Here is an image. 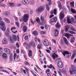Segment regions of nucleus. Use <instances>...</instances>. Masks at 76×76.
I'll use <instances>...</instances> for the list:
<instances>
[{"instance_id": "2", "label": "nucleus", "mask_w": 76, "mask_h": 76, "mask_svg": "<svg viewBox=\"0 0 76 76\" xmlns=\"http://www.w3.org/2000/svg\"><path fill=\"white\" fill-rule=\"evenodd\" d=\"M71 68L69 69V72L71 75L76 74V67L75 65H72Z\"/></svg>"}, {"instance_id": "7", "label": "nucleus", "mask_w": 76, "mask_h": 76, "mask_svg": "<svg viewBox=\"0 0 76 76\" xmlns=\"http://www.w3.org/2000/svg\"><path fill=\"white\" fill-rule=\"evenodd\" d=\"M43 43L45 47H47V46H48L49 42H48V40L45 39L43 40Z\"/></svg>"}, {"instance_id": "33", "label": "nucleus", "mask_w": 76, "mask_h": 76, "mask_svg": "<svg viewBox=\"0 0 76 76\" xmlns=\"http://www.w3.org/2000/svg\"><path fill=\"white\" fill-rule=\"evenodd\" d=\"M0 25L1 26H5V25H4V22H3L2 21H0Z\"/></svg>"}, {"instance_id": "17", "label": "nucleus", "mask_w": 76, "mask_h": 76, "mask_svg": "<svg viewBox=\"0 0 76 76\" xmlns=\"http://www.w3.org/2000/svg\"><path fill=\"white\" fill-rule=\"evenodd\" d=\"M47 67L48 68H49V69L52 68L55 70H56V69L54 68V67L53 66V65L51 64H50L49 66L47 65Z\"/></svg>"}, {"instance_id": "24", "label": "nucleus", "mask_w": 76, "mask_h": 76, "mask_svg": "<svg viewBox=\"0 0 76 76\" xmlns=\"http://www.w3.org/2000/svg\"><path fill=\"white\" fill-rule=\"evenodd\" d=\"M4 20L6 22V23H10V20L7 18H5Z\"/></svg>"}, {"instance_id": "15", "label": "nucleus", "mask_w": 76, "mask_h": 76, "mask_svg": "<svg viewBox=\"0 0 76 76\" xmlns=\"http://www.w3.org/2000/svg\"><path fill=\"white\" fill-rule=\"evenodd\" d=\"M2 57L4 59H7L8 58L7 55L6 53H4L2 54Z\"/></svg>"}, {"instance_id": "11", "label": "nucleus", "mask_w": 76, "mask_h": 76, "mask_svg": "<svg viewBox=\"0 0 76 76\" xmlns=\"http://www.w3.org/2000/svg\"><path fill=\"white\" fill-rule=\"evenodd\" d=\"M4 50L5 52L7 53L8 54H9L10 53V50H9V49L7 48L4 49Z\"/></svg>"}, {"instance_id": "25", "label": "nucleus", "mask_w": 76, "mask_h": 76, "mask_svg": "<svg viewBox=\"0 0 76 76\" xmlns=\"http://www.w3.org/2000/svg\"><path fill=\"white\" fill-rule=\"evenodd\" d=\"M62 54L64 55V56H66V54H69L70 53L67 51H64V52H62Z\"/></svg>"}, {"instance_id": "47", "label": "nucleus", "mask_w": 76, "mask_h": 76, "mask_svg": "<svg viewBox=\"0 0 76 76\" xmlns=\"http://www.w3.org/2000/svg\"><path fill=\"white\" fill-rule=\"evenodd\" d=\"M75 58V54L73 53L71 56V60H73Z\"/></svg>"}, {"instance_id": "4", "label": "nucleus", "mask_w": 76, "mask_h": 76, "mask_svg": "<svg viewBox=\"0 0 76 76\" xmlns=\"http://www.w3.org/2000/svg\"><path fill=\"white\" fill-rule=\"evenodd\" d=\"M30 2H31L32 3H33L34 1L33 0H26H26H23L22 1V3L23 5H27Z\"/></svg>"}, {"instance_id": "48", "label": "nucleus", "mask_w": 76, "mask_h": 76, "mask_svg": "<svg viewBox=\"0 0 76 76\" xmlns=\"http://www.w3.org/2000/svg\"><path fill=\"white\" fill-rule=\"evenodd\" d=\"M38 39V38H37V37H35L34 40L36 42H37Z\"/></svg>"}, {"instance_id": "20", "label": "nucleus", "mask_w": 76, "mask_h": 76, "mask_svg": "<svg viewBox=\"0 0 76 76\" xmlns=\"http://www.w3.org/2000/svg\"><path fill=\"white\" fill-rule=\"evenodd\" d=\"M9 4V6L11 7H13V6H15V3L14 2H10L8 3Z\"/></svg>"}, {"instance_id": "51", "label": "nucleus", "mask_w": 76, "mask_h": 76, "mask_svg": "<svg viewBox=\"0 0 76 76\" xmlns=\"http://www.w3.org/2000/svg\"><path fill=\"white\" fill-rule=\"evenodd\" d=\"M16 29V28L15 27L12 28L11 30L14 31V30H15V29Z\"/></svg>"}, {"instance_id": "35", "label": "nucleus", "mask_w": 76, "mask_h": 76, "mask_svg": "<svg viewBox=\"0 0 76 76\" xmlns=\"http://www.w3.org/2000/svg\"><path fill=\"white\" fill-rule=\"evenodd\" d=\"M75 39V38L74 37H72L71 38V40H70V42H74V41Z\"/></svg>"}, {"instance_id": "10", "label": "nucleus", "mask_w": 76, "mask_h": 76, "mask_svg": "<svg viewBox=\"0 0 76 76\" xmlns=\"http://www.w3.org/2000/svg\"><path fill=\"white\" fill-rule=\"evenodd\" d=\"M58 66L59 68H62L63 67V64L61 61H59L58 63Z\"/></svg>"}, {"instance_id": "27", "label": "nucleus", "mask_w": 76, "mask_h": 76, "mask_svg": "<svg viewBox=\"0 0 76 76\" xmlns=\"http://www.w3.org/2000/svg\"><path fill=\"white\" fill-rule=\"evenodd\" d=\"M65 37L68 38V39H69V37H70V34L67 33L65 34Z\"/></svg>"}, {"instance_id": "50", "label": "nucleus", "mask_w": 76, "mask_h": 76, "mask_svg": "<svg viewBox=\"0 0 76 76\" xmlns=\"http://www.w3.org/2000/svg\"><path fill=\"white\" fill-rule=\"evenodd\" d=\"M15 24L17 25V27H18V28L19 27V23H18V22H16L15 23Z\"/></svg>"}, {"instance_id": "64", "label": "nucleus", "mask_w": 76, "mask_h": 76, "mask_svg": "<svg viewBox=\"0 0 76 76\" xmlns=\"http://www.w3.org/2000/svg\"><path fill=\"white\" fill-rule=\"evenodd\" d=\"M58 73L59 75H60L61 76H62V75H61V72H60L58 71Z\"/></svg>"}, {"instance_id": "53", "label": "nucleus", "mask_w": 76, "mask_h": 76, "mask_svg": "<svg viewBox=\"0 0 76 76\" xmlns=\"http://www.w3.org/2000/svg\"><path fill=\"white\" fill-rule=\"evenodd\" d=\"M0 6H1V7H5V5L4 4H0Z\"/></svg>"}, {"instance_id": "22", "label": "nucleus", "mask_w": 76, "mask_h": 76, "mask_svg": "<svg viewBox=\"0 0 76 76\" xmlns=\"http://www.w3.org/2000/svg\"><path fill=\"white\" fill-rule=\"evenodd\" d=\"M57 3L58 4V7L59 8V10H61V5L60 2L58 1L57 2Z\"/></svg>"}, {"instance_id": "29", "label": "nucleus", "mask_w": 76, "mask_h": 76, "mask_svg": "<svg viewBox=\"0 0 76 76\" xmlns=\"http://www.w3.org/2000/svg\"><path fill=\"white\" fill-rule=\"evenodd\" d=\"M28 56H32V51L29 50H28Z\"/></svg>"}, {"instance_id": "8", "label": "nucleus", "mask_w": 76, "mask_h": 76, "mask_svg": "<svg viewBox=\"0 0 76 76\" xmlns=\"http://www.w3.org/2000/svg\"><path fill=\"white\" fill-rule=\"evenodd\" d=\"M59 17L60 19L62 20V19L64 18V12L61 11L59 14Z\"/></svg>"}, {"instance_id": "31", "label": "nucleus", "mask_w": 76, "mask_h": 76, "mask_svg": "<svg viewBox=\"0 0 76 76\" xmlns=\"http://www.w3.org/2000/svg\"><path fill=\"white\" fill-rule=\"evenodd\" d=\"M65 31L66 32H68L67 31H69V26H65Z\"/></svg>"}, {"instance_id": "36", "label": "nucleus", "mask_w": 76, "mask_h": 76, "mask_svg": "<svg viewBox=\"0 0 76 76\" xmlns=\"http://www.w3.org/2000/svg\"><path fill=\"white\" fill-rule=\"evenodd\" d=\"M42 47V45L41 44H38L37 45V48L38 49H41Z\"/></svg>"}, {"instance_id": "32", "label": "nucleus", "mask_w": 76, "mask_h": 76, "mask_svg": "<svg viewBox=\"0 0 76 76\" xmlns=\"http://www.w3.org/2000/svg\"><path fill=\"white\" fill-rule=\"evenodd\" d=\"M23 30L24 32H26V31H27V28L26 27V26H24L23 27Z\"/></svg>"}, {"instance_id": "14", "label": "nucleus", "mask_w": 76, "mask_h": 76, "mask_svg": "<svg viewBox=\"0 0 76 76\" xmlns=\"http://www.w3.org/2000/svg\"><path fill=\"white\" fill-rule=\"evenodd\" d=\"M54 13V15H56L57 14V10L56 9H55L53 10H52L50 11V14L53 15Z\"/></svg>"}, {"instance_id": "9", "label": "nucleus", "mask_w": 76, "mask_h": 76, "mask_svg": "<svg viewBox=\"0 0 76 76\" xmlns=\"http://www.w3.org/2000/svg\"><path fill=\"white\" fill-rule=\"evenodd\" d=\"M2 42L3 44H4V45H6L8 42L7 39L6 38H4L2 39Z\"/></svg>"}, {"instance_id": "62", "label": "nucleus", "mask_w": 76, "mask_h": 76, "mask_svg": "<svg viewBox=\"0 0 76 76\" xmlns=\"http://www.w3.org/2000/svg\"><path fill=\"white\" fill-rule=\"evenodd\" d=\"M11 72L13 73V74H14V75H17V73H16L15 72H12V71H11Z\"/></svg>"}, {"instance_id": "61", "label": "nucleus", "mask_w": 76, "mask_h": 76, "mask_svg": "<svg viewBox=\"0 0 76 76\" xmlns=\"http://www.w3.org/2000/svg\"><path fill=\"white\" fill-rule=\"evenodd\" d=\"M39 56L40 57H42L43 56V54L42 53H40V54Z\"/></svg>"}, {"instance_id": "3", "label": "nucleus", "mask_w": 76, "mask_h": 76, "mask_svg": "<svg viewBox=\"0 0 76 76\" xmlns=\"http://www.w3.org/2000/svg\"><path fill=\"white\" fill-rule=\"evenodd\" d=\"M9 40L10 42L11 43H13V40L14 41H16L17 40V38H16V35H12V37L10 36L9 38Z\"/></svg>"}, {"instance_id": "12", "label": "nucleus", "mask_w": 76, "mask_h": 76, "mask_svg": "<svg viewBox=\"0 0 76 76\" xmlns=\"http://www.w3.org/2000/svg\"><path fill=\"white\" fill-rule=\"evenodd\" d=\"M19 55H18L17 56V54L16 53H14L13 56L14 60H15L16 58V60H18V59L19 58Z\"/></svg>"}, {"instance_id": "13", "label": "nucleus", "mask_w": 76, "mask_h": 76, "mask_svg": "<svg viewBox=\"0 0 76 76\" xmlns=\"http://www.w3.org/2000/svg\"><path fill=\"white\" fill-rule=\"evenodd\" d=\"M57 20V19L56 17H54L50 20V22L51 23L55 22H56Z\"/></svg>"}, {"instance_id": "45", "label": "nucleus", "mask_w": 76, "mask_h": 76, "mask_svg": "<svg viewBox=\"0 0 76 76\" xmlns=\"http://www.w3.org/2000/svg\"><path fill=\"white\" fill-rule=\"evenodd\" d=\"M70 30L72 31H76V29L73 27H71L70 28Z\"/></svg>"}, {"instance_id": "21", "label": "nucleus", "mask_w": 76, "mask_h": 76, "mask_svg": "<svg viewBox=\"0 0 76 76\" xmlns=\"http://www.w3.org/2000/svg\"><path fill=\"white\" fill-rule=\"evenodd\" d=\"M0 28L1 30L2 31H6V27H5V26H1L0 27Z\"/></svg>"}, {"instance_id": "41", "label": "nucleus", "mask_w": 76, "mask_h": 76, "mask_svg": "<svg viewBox=\"0 0 76 76\" xmlns=\"http://www.w3.org/2000/svg\"><path fill=\"white\" fill-rule=\"evenodd\" d=\"M5 35L7 37H10V36H9V32H8V31H6Z\"/></svg>"}, {"instance_id": "44", "label": "nucleus", "mask_w": 76, "mask_h": 76, "mask_svg": "<svg viewBox=\"0 0 76 76\" xmlns=\"http://www.w3.org/2000/svg\"><path fill=\"white\" fill-rule=\"evenodd\" d=\"M5 15L6 16H9L10 15V13L8 12H6L5 13Z\"/></svg>"}, {"instance_id": "42", "label": "nucleus", "mask_w": 76, "mask_h": 76, "mask_svg": "<svg viewBox=\"0 0 76 76\" xmlns=\"http://www.w3.org/2000/svg\"><path fill=\"white\" fill-rule=\"evenodd\" d=\"M71 10L72 13H76V12L75 10L73 9H71Z\"/></svg>"}, {"instance_id": "57", "label": "nucleus", "mask_w": 76, "mask_h": 76, "mask_svg": "<svg viewBox=\"0 0 76 76\" xmlns=\"http://www.w3.org/2000/svg\"><path fill=\"white\" fill-rule=\"evenodd\" d=\"M54 15H50V18L51 19V18L54 17Z\"/></svg>"}, {"instance_id": "6", "label": "nucleus", "mask_w": 76, "mask_h": 76, "mask_svg": "<svg viewBox=\"0 0 76 76\" xmlns=\"http://www.w3.org/2000/svg\"><path fill=\"white\" fill-rule=\"evenodd\" d=\"M28 18H29V15H24L23 20L25 22H26L28 20Z\"/></svg>"}, {"instance_id": "30", "label": "nucleus", "mask_w": 76, "mask_h": 76, "mask_svg": "<svg viewBox=\"0 0 76 76\" xmlns=\"http://www.w3.org/2000/svg\"><path fill=\"white\" fill-rule=\"evenodd\" d=\"M71 20L72 22V23H75L76 22V20L74 18H72L71 19Z\"/></svg>"}, {"instance_id": "59", "label": "nucleus", "mask_w": 76, "mask_h": 76, "mask_svg": "<svg viewBox=\"0 0 76 76\" xmlns=\"http://www.w3.org/2000/svg\"><path fill=\"white\" fill-rule=\"evenodd\" d=\"M21 53L22 54V53H23L24 54V53H25V51H24V50H21Z\"/></svg>"}, {"instance_id": "46", "label": "nucleus", "mask_w": 76, "mask_h": 76, "mask_svg": "<svg viewBox=\"0 0 76 76\" xmlns=\"http://www.w3.org/2000/svg\"><path fill=\"white\" fill-rule=\"evenodd\" d=\"M69 32L70 33V34H75V33L72 31H69Z\"/></svg>"}, {"instance_id": "23", "label": "nucleus", "mask_w": 76, "mask_h": 76, "mask_svg": "<svg viewBox=\"0 0 76 76\" xmlns=\"http://www.w3.org/2000/svg\"><path fill=\"white\" fill-rule=\"evenodd\" d=\"M55 35L56 37H57V36H58V31L57 29H56L55 30Z\"/></svg>"}, {"instance_id": "34", "label": "nucleus", "mask_w": 76, "mask_h": 76, "mask_svg": "<svg viewBox=\"0 0 76 76\" xmlns=\"http://www.w3.org/2000/svg\"><path fill=\"white\" fill-rule=\"evenodd\" d=\"M10 61L13 60V55L12 54H11L10 56Z\"/></svg>"}, {"instance_id": "19", "label": "nucleus", "mask_w": 76, "mask_h": 76, "mask_svg": "<svg viewBox=\"0 0 76 76\" xmlns=\"http://www.w3.org/2000/svg\"><path fill=\"white\" fill-rule=\"evenodd\" d=\"M45 17L44 16V15H42L40 17V19L42 21L45 22Z\"/></svg>"}, {"instance_id": "37", "label": "nucleus", "mask_w": 76, "mask_h": 76, "mask_svg": "<svg viewBox=\"0 0 76 76\" xmlns=\"http://www.w3.org/2000/svg\"><path fill=\"white\" fill-rule=\"evenodd\" d=\"M62 73L64 75H66V73H67V72L66 70L64 69H63L62 70Z\"/></svg>"}, {"instance_id": "43", "label": "nucleus", "mask_w": 76, "mask_h": 76, "mask_svg": "<svg viewBox=\"0 0 76 76\" xmlns=\"http://www.w3.org/2000/svg\"><path fill=\"white\" fill-rule=\"evenodd\" d=\"M36 21L37 23H39V22H40V19L39 18H37L36 19Z\"/></svg>"}, {"instance_id": "52", "label": "nucleus", "mask_w": 76, "mask_h": 76, "mask_svg": "<svg viewBox=\"0 0 76 76\" xmlns=\"http://www.w3.org/2000/svg\"><path fill=\"white\" fill-rule=\"evenodd\" d=\"M16 52L18 54H19V49H17L16 50Z\"/></svg>"}, {"instance_id": "1", "label": "nucleus", "mask_w": 76, "mask_h": 76, "mask_svg": "<svg viewBox=\"0 0 76 76\" xmlns=\"http://www.w3.org/2000/svg\"><path fill=\"white\" fill-rule=\"evenodd\" d=\"M23 45L24 46H25L26 45V48H27L28 49V48H30L31 46H33L34 47H35V44L34 42L29 43L28 44H27V43L26 42H24L23 43Z\"/></svg>"}, {"instance_id": "16", "label": "nucleus", "mask_w": 76, "mask_h": 76, "mask_svg": "<svg viewBox=\"0 0 76 76\" xmlns=\"http://www.w3.org/2000/svg\"><path fill=\"white\" fill-rule=\"evenodd\" d=\"M63 38L65 44H66L67 45H69V42L67 41V39L65 37H63Z\"/></svg>"}, {"instance_id": "40", "label": "nucleus", "mask_w": 76, "mask_h": 76, "mask_svg": "<svg viewBox=\"0 0 76 76\" xmlns=\"http://www.w3.org/2000/svg\"><path fill=\"white\" fill-rule=\"evenodd\" d=\"M67 22L68 23H71V22H72L70 20V18H67Z\"/></svg>"}, {"instance_id": "38", "label": "nucleus", "mask_w": 76, "mask_h": 76, "mask_svg": "<svg viewBox=\"0 0 76 76\" xmlns=\"http://www.w3.org/2000/svg\"><path fill=\"white\" fill-rule=\"evenodd\" d=\"M74 4H75L74 1H72L71 2H70V4L71 6V7H74Z\"/></svg>"}, {"instance_id": "54", "label": "nucleus", "mask_w": 76, "mask_h": 76, "mask_svg": "<svg viewBox=\"0 0 76 76\" xmlns=\"http://www.w3.org/2000/svg\"><path fill=\"white\" fill-rule=\"evenodd\" d=\"M25 64L26 65H28L29 64V63L28 61H26L25 62Z\"/></svg>"}, {"instance_id": "63", "label": "nucleus", "mask_w": 76, "mask_h": 76, "mask_svg": "<svg viewBox=\"0 0 76 76\" xmlns=\"http://www.w3.org/2000/svg\"><path fill=\"white\" fill-rule=\"evenodd\" d=\"M15 19V20H18V18H17V17H16V16H14V17Z\"/></svg>"}, {"instance_id": "18", "label": "nucleus", "mask_w": 76, "mask_h": 76, "mask_svg": "<svg viewBox=\"0 0 76 76\" xmlns=\"http://www.w3.org/2000/svg\"><path fill=\"white\" fill-rule=\"evenodd\" d=\"M55 26L56 28H57V29H58L59 28L61 27V25H60V23H59L58 22L56 25Z\"/></svg>"}, {"instance_id": "49", "label": "nucleus", "mask_w": 76, "mask_h": 76, "mask_svg": "<svg viewBox=\"0 0 76 76\" xmlns=\"http://www.w3.org/2000/svg\"><path fill=\"white\" fill-rule=\"evenodd\" d=\"M24 39L26 40H28V36H26L24 37Z\"/></svg>"}, {"instance_id": "56", "label": "nucleus", "mask_w": 76, "mask_h": 76, "mask_svg": "<svg viewBox=\"0 0 76 76\" xmlns=\"http://www.w3.org/2000/svg\"><path fill=\"white\" fill-rule=\"evenodd\" d=\"M16 45L18 47V48H19V43H17L16 44Z\"/></svg>"}, {"instance_id": "28", "label": "nucleus", "mask_w": 76, "mask_h": 76, "mask_svg": "<svg viewBox=\"0 0 76 76\" xmlns=\"http://www.w3.org/2000/svg\"><path fill=\"white\" fill-rule=\"evenodd\" d=\"M52 56L53 57V58H54V59H56V58H57L58 57V56L55 53L53 54L52 55Z\"/></svg>"}, {"instance_id": "60", "label": "nucleus", "mask_w": 76, "mask_h": 76, "mask_svg": "<svg viewBox=\"0 0 76 76\" xmlns=\"http://www.w3.org/2000/svg\"><path fill=\"white\" fill-rule=\"evenodd\" d=\"M41 34L42 35L45 34V32L44 31H42L41 32Z\"/></svg>"}, {"instance_id": "55", "label": "nucleus", "mask_w": 76, "mask_h": 76, "mask_svg": "<svg viewBox=\"0 0 76 76\" xmlns=\"http://www.w3.org/2000/svg\"><path fill=\"white\" fill-rule=\"evenodd\" d=\"M46 51L47 52V53H51L50 50H46Z\"/></svg>"}, {"instance_id": "26", "label": "nucleus", "mask_w": 76, "mask_h": 76, "mask_svg": "<svg viewBox=\"0 0 76 76\" xmlns=\"http://www.w3.org/2000/svg\"><path fill=\"white\" fill-rule=\"evenodd\" d=\"M33 35L34 36H37L38 35V33L36 31H34L33 32Z\"/></svg>"}, {"instance_id": "58", "label": "nucleus", "mask_w": 76, "mask_h": 76, "mask_svg": "<svg viewBox=\"0 0 76 76\" xmlns=\"http://www.w3.org/2000/svg\"><path fill=\"white\" fill-rule=\"evenodd\" d=\"M36 66L37 67V69H39L40 70H41V69H40V68H39V67L38 66V65H36Z\"/></svg>"}, {"instance_id": "39", "label": "nucleus", "mask_w": 76, "mask_h": 76, "mask_svg": "<svg viewBox=\"0 0 76 76\" xmlns=\"http://www.w3.org/2000/svg\"><path fill=\"white\" fill-rule=\"evenodd\" d=\"M46 6L47 10L48 11H49V10H50V7H49V6H48V4H46Z\"/></svg>"}, {"instance_id": "5", "label": "nucleus", "mask_w": 76, "mask_h": 76, "mask_svg": "<svg viewBox=\"0 0 76 76\" xmlns=\"http://www.w3.org/2000/svg\"><path fill=\"white\" fill-rule=\"evenodd\" d=\"M44 10V7L43 6H40L36 10V12L37 13H40Z\"/></svg>"}]
</instances>
